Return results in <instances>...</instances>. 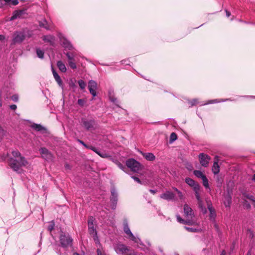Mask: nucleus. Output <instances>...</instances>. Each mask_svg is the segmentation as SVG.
Returning <instances> with one entry per match:
<instances>
[{
  "instance_id": "nucleus-11",
  "label": "nucleus",
  "mask_w": 255,
  "mask_h": 255,
  "mask_svg": "<svg viewBox=\"0 0 255 255\" xmlns=\"http://www.w3.org/2000/svg\"><path fill=\"white\" fill-rule=\"evenodd\" d=\"M31 128L34 129L35 131L39 132L40 133L44 135L49 134V131L47 129L40 124H33L31 125Z\"/></svg>"
},
{
  "instance_id": "nucleus-50",
  "label": "nucleus",
  "mask_w": 255,
  "mask_h": 255,
  "mask_svg": "<svg viewBox=\"0 0 255 255\" xmlns=\"http://www.w3.org/2000/svg\"><path fill=\"white\" fill-rule=\"evenodd\" d=\"M198 103L197 100L195 99L190 102L191 106L196 105Z\"/></svg>"
},
{
  "instance_id": "nucleus-13",
  "label": "nucleus",
  "mask_w": 255,
  "mask_h": 255,
  "mask_svg": "<svg viewBox=\"0 0 255 255\" xmlns=\"http://www.w3.org/2000/svg\"><path fill=\"white\" fill-rule=\"evenodd\" d=\"M97 87V83L94 80H90L88 82V89L90 94L95 97L96 96V90Z\"/></svg>"
},
{
  "instance_id": "nucleus-64",
  "label": "nucleus",
  "mask_w": 255,
  "mask_h": 255,
  "mask_svg": "<svg viewBox=\"0 0 255 255\" xmlns=\"http://www.w3.org/2000/svg\"><path fill=\"white\" fill-rule=\"evenodd\" d=\"M252 180L253 181H255V174L253 175V178H252Z\"/></svg>"
},
{
  "instance_id": "nucleus-27",
  "label": "nucleus",
  "mask_w": 255,
  "mask_h": 255,
  "mask_svg": "<svg viewBox=\"0 0 255 255\" xmlns=\"http://www.w3.org/2000/svg\"><path fill=\"white\" fill-rule=\"evenodd\" d=\"M124 232L128 236H129L132 232H131L128 225V222L127 220H125L124 221Z\"/></svg>"
},
{
  "instance_id": "nucleus-7",
  "label": "nucleus",
  "mask_w": 255,
  "mask_h": 255,
  "mask_svg": "<svg viewBox=\"0 0 255 255\" xmlns=\"http://www.w3.org/2000/svg\"><path fill=\"white\" fill-rule=\"evenodd\" d=\"M200 190V186L196 185V186L194 187V191L195 193L196 198L198 202L199 207L202 209V210L204 212V213H206L207 212V210L205 207H203V201L199 194Z\"/></svg>"
},
{
  "instance_id": "nucleus-5",
  "label": "nucleus",
  "mask_w": 255,
  "mask_h": 255,
  "mask_svg": "<svg viewBox=\"0 0 255 255\" xmlns=\"http://www.w3.org/2000/svg\"><path fill=\"white\" fill-rule=\"evenodd\" d=\"M84 147L90 149L97 153L101 157L103 158H107L110 157L109 153L105 151L100 149L95 146L94 144H82Z\"/></svg>"
},
{
  "instance_id": "nucleus-47",
  "label": "nucleus",
  "mask_w": 255,
  "mask_h": 255,
  "mask_svg": "<svg viewBox=\"0 0 255 255\" xmlns=\"http://www.w3.org/2000/svg\"><path fill=\"white\" fill-rule=\"evenodd\" d=\"M77 103L81 107H83L85 103V101L84 99H80L78 100Z\"/></svg>"
},
{
  "instance_id": "nucleus-10",
  "label": "nucleus",
  "mask_w": 255,
  "mask_h": 255,
  "mask_svg": "<svg viewBox=\"0 0 255 255\" xmlns=\"http://www.w3.org/2000/svg\"><path fill=\"white\" fill-rule=\"evenodd\" d=\"M41 157L47 161H52L53 158V155L45 148H41L39 149Z\"/></svg>"
},
{
  "instance_id": "nucleus-52",
  "label": "nucleus",
  "mask_w": 255,
  "mask_h": 255,
  "mask_svg": "<svg viewBox=\"0 0 255 255\" xmlns=\"http://www.w3.org/2000/svg\"><path fill=\"white\" fill-rule=\"evenodd\" d=\"M177 194L180 199L182 200L184 199V196L180 191L178 192Z\"/></svg>"
},
{
  "instance_id": "nucleus-54",
  "label": "nucleus",
  "mask_w": 255,
  "mask_h": 255,
  "mask_svg": "<svg viewBox=\"0 0 255 255\" xmlns=\"http://www.w3.org/2000/svg\"><path fill=\"white\" fill-rule=\"evenodd\" d=\"M124 255H137V253L136 252H135L133 251L132 252H131L129 254H125Z\"/></svg>"
},
{
  "instance_id": "nucleus-56",
  "label": "nucleus",
  "mask_w": 255,
  "mask_h": 255,
  "mask_svg": "<svg viewBox=\"0 0 255 255\" xmlns=\"http://www.w3.org/2000/svg\"><path fill=\"white\" fill-rule=\"evenodd\" d=\"M65 168L66 169H70V165L67 163L65 165Z\"/></svg>"
},
{
  "instance_id": "nucleus-31",
  "label": "nucleus",
  "mask_w": 255,
  "mask_h": 255,
  "mask_svg": "<svg viewBox=\"0 0 255 255\" xmlns=\"http://www.w3.org/2000/svg\"><path fill=\"white\" fill-rule=\"evenodd\" d=\"M112 161L115 163L119 168L122 169L123 171H125V169H126V166L122 164L119 161H118L117 159L112 158Z\"/></svg>"
},
{
  "instance_id": "nucleus-9",
  "label": "nucleus",
  "mask_w": 255,
  "mask_h": 255,
  "mask_svg": "<svg viewBox=\"0 0 255 255\" xmlns=\"http://www.w3.org/2000/svg\"><path fill=\"white\" fill-rule=\"evenodd\" d=\"M111 197L110 200L111 201V208L115 210L116 208L118 202V193L116 189L113 187L111 190Z\"/></svg>"
},
{
  "instance_id": "nucleus-58",
  "label": "nucleus",
  "mask_w": 255,
  "mask_h": 255,
  "mask_svg": "<svg viewBox=\"0 0 255 255\" xmlns=\"http://www.w3.org/2000/svg\"><path fill=\"white\" fill-rule=\"evenodd\" d=\"M220 255H226V253L225 250H223Z\"/></svg>"
},
{
  "instance_id": "nucleus-36",
  "label": "nucleus",
  "mask_w": 255,
  "mask_h": 255,
  "mask_svg": "<svg viewBox=\"0 0 255 255\" xmlns=\"http://www.w3.org/2000/svg\"><path fill=\"white\" fill-rule=\"evenodd\" d=\"M184 228L186 230L188 231V232H192V233H197V232H199V231H200V229H199L190 228V227H188L186 226H185Z\"/></svg>"
},
{
  "instance_id": "nucleus-42",
  "label": "nucleus",
  "mask_w": 255,
  "mask_h": 255,
  "mask_svg": "<svg viewBox=\"0 0 255 255\" xmlns=\"http://www.w3.org/2000/svg\"><path fill=\"white\" fill-rule=\"evenodd\" d=\"M128 238L131 240H132V241H133L135 243H138V240H139V238H136L133 235L132 233H131L129 236H128Z\"/></svg>"
},
{
  "instance_id": "nucleus-28",
  "label": "nucleus",
  "mask_w": 255,
  "mask_h": 255,
  "mask_svg": "<svg viewBox=\"0 0 255 255\" xmlns=\"http://www.w3.org/2000/svg\"><path fill=\"white\" fill-rule=\"evenodd\" d=\"M118 250L123 255L126 254V253L129 251L128 248L124 245H120L118 248Z\"/></svg>"
},
{
  "instance_id": "nucleus-35",
  "label": "nucleus",
  "mask_w": 255,
  "mask_h": 255,
  "mask_svg": "<svg viewBox=\"0 0 255 255\" xmlns=\"http://www.w3.org/2000/svg\"><path fill=\"white\" fill-rule=\"evenodd\" d=\"M177 139V135L175 132H172L170 135L169 141L172 143Z\"/></svg>"
},
{
  "instance_id": "nucleus-6",
  "label": "nucleus",
  "mask_w": 255,
  "mask_h": 255,
  "mask_svg": "<svg viewBox=\"0 0 255 255\" xmlns=\"http://www.w3.org/2000/svg\"><path fill=\"white\" fill-rule=\"evenodd\" d=\"M25 38V35L24 32L15 31L13 35L12 44L20 43L24 40Z\"/></svg>"
},
{
  "instance_id": "nucleus-18",
  "label": "nucleus",
  "mask_w": 255,
  "mask_h": 255,
  "mask_svg": "<svg viewBox=\"0 0 255 255\" xmlns=\"http://www.w3.org/2000/svg\"><path fill=\"white\" fill-rule=\"evenodd\" d=\"M95 219L93 217L90 216L88 220V227L89 233H94L96 231V229L94 228V222Z\"/></svg>"
},
{
  "instance_id": "nucleus-60",
  "label": "nucleus",
  "mask_w": 255,
  "mask_h": 255,
  "mask_svg": "<svg viewBox=\"0 0 255 255\" xmlns=\"http://www.w3.org/2000/svg\"><path fill=\"white\" fill-rule=\"evenodd\" d=\"M3 6L2 0H0V8H1Z\"/></svg>"
},
{
  "instance_id": "nucleus-17",
  "label": "nucleus",
  "mask_w": 255,
  "mask_h": 255,
  "mask_svg": "<svg viewBox=\"0 0 255 255\" xmlns=\"http://www.w3.org/2000/svg\"><path fill=\"white\" fill-rule=\"evenodd\" d=\"M184 213L185 216L189 218H192L193 216L192 208L186 204L184 205Z\"/></svg>"
},
{
  "instance_id": "nucleus-32",
  "label": "nucleus",
  "mask_w": 255,
  "mask_h": 255,
  "mask_svg": "<svg viewBox=\"0 0 255 255\" xmlns=\"http://www.w3.org/2000/svg\"><path fill=\"white\" fill-rule=\"evenodd\" d=\"M89 234L92 236L93 239L95 242V244L100 245V241L97 236V231H94V233H89Z\"/></svg>"
},
{
  "instance_id": "nucleus-26",
  "label": "nucleus",
  "mask_w": 255,
  "mask_h": 255,
  "mask_svg": "<svg viewBox=\"0 0 255 255\" xmlns=\"http://www.w3.org/2000/svg\"><path fill=\"white\" fill-rule=\"evenodd\" d=\"M142 155L148 161H153L155 159V156L152 153H143Z\"/></svg>"
},
{
  "instance_id": "nucleus-20",
  "label": "nucleus",
  "mask_w": 255,
  "mask_h": 255,
  "mask_svg": "<svg viewBox=\"0 0 255 255\" xmlns=\"http://www.w3.org/2000/svg\"><path fill=\"white\" fill-rule=\"evenodd\" d=\"M42 39L45 42H47L49 43L50 45L54 46L55 44V37L54 36L48 35H44L42 37Z\"/></svg>"
},
{
  "instance_id": "nucleus-23",
  "label": "nucleus",
  "mask_w": 255,
  "mask_h": 255,
  "mask_svg": "<svg viewBox=\"0 0 255 255\" xmlns=\"http://www.w3.org/2000/svg\"><path fill=\"white\" fill-rule=\"evenodd\" d=\"M52 73L54 76V78L56 81L57 82L58 84L60 87L63 88V83L60 77L58 75L57 73L54 70L53 68H52Z\"/></svg>"
},
{
  "instance_id": "nucleus-4",
  "label": "nucleus",
  "mask_w": 255,
  "mask_h": 255,
  "mask_svg": "<svg viewBox=\"0 0 255 255\" xmlns=\"http://www.w3.org/2000/svg\"><path fill=\"white\" fill-rule=\"evenodd\" d=\"M127 167L134 172H138L141 169L139 162L133 158L128 159L126 162Z\"/></svg>"
},
{
  "instance_id": "nucleus-15",
  "label": "nucleus",
  "mask_w": 255,
  "mask_h": 255,
  "mask_svg": "<svg viewBox=\"0 0 255 255\" xmlns=\"http://www.w3.org/2000/svg\"><path fill=\"white\" fill-rule=\"evenodd\" d=\"M208 209L210 212L209 218L210 220L214 222L216 217L215 210L213 207L212 204L208 202Z\"/></svg>"
},
{
  "instance_id": "nucleus-45",
  "label": "nucleus",
  "mask_w": 255,
  "mask_h": 255,
  "mask_svg": "<svg viewBox=\"0 0 255 255\" xmlns=\"http://www.w3.org/2000/svg\"><path fill=\"white\" fill-rule=\"evenodd\" d=\"M55 224L52 221L51 222L48 226L47 229L49 231L51 232L54 227Z\"/></svg>"
},
{
  "instance_id": "nucleus-49",
  "label": "nucleus",
  "mask_w": 255,
  "mask_h": 255,
  "mask_svg": "<svg viewBox=\"0 0 255 255\" xmlns=\"http://www.w3.org/2000/svg\"><path fill=\"white\" fill-rule=\"evenodd\" d=\"M11 99L13 101L16 102L18 100V96L17 95H14L11 96Z\"/></svg>"
},
{
  "instance_id": "nucleus-37",
  "label": "nucleus",
  "mask_w": 255,
  "mask_h": 255,
  "mask_svg": "<svg viewBox=\"0 0 255 255\" xmlns=\"http://www.w3.org/2000/svg\"><path fill=\"white\" fill-rule=\"evenodd\" d=\"M203 181V184L205 186L206 188H209V185L208 183V180L206 176H205L202 179Z\"/></svg>"
},
{
  "instance_id": "nucleus-57",
  "label": "nucleus",
  "mask_w": 255,
  "mask_h": 255,
  "mask_svg": "<svg viewBox=\"0 0 255 255\" xmlns=\"http://www.w3.org/2000/svg\"><path fill=\"white\" fill-rule=\"evenodd\" d=\"M5 39V36L3 35H0V41H2Z\"/></svg>"
},
{
  "instance_id": "nucleus-22",
  "label": "nucleus",
  "mask_w": 255,
  "mask_h": 255,
  "mask_svg": "<svg viewBox=\"0 0 255 255\" xmlns=\"http://www.w3.org/2000/svg\"><path fill=\"white\" fill-rule=\"evenodd\" d=\"M38 24L39 26L41 28H43L46 30H49L50 29V24L48 23L47 21L45 18L39 21Z\"/></svg>"
},
{
  "instance_id": "nucleus-14",
  "label": "nucleus",
  "mask_w": 255,
  "mask_h": 255,
  "mask_svg": "<svg viewBox=\"0 0 255 255\" xmlns=\"http://www.w3.org/2000/svg\"><path fill=\"white\" fill-rule=\"evenodd\" d=\"M25 13L24 9L16 10L12 13V15L9 18L10 21L14 20L18 18H20L22 15Z\"/></svg>"
},
{
  "instance_id": "nucleus-21",
  "label": "nucleus",
  "mask_w": 255,
  "mask_h": 255,
  "mask_svg": "<svg viewBox=\"0 0 255 255\" xmlns=\"http://www.w3.org/2000/svg\"><path fill=\"white\" fill-rule=\"evenodd\" d=\"M224 205L226 207H230L232 203V196L229 191H228V194L225 197Z\"/></svg>"
},
{
  "instance_id": "nucleus-3",
  "label": "nucleus",
  "mask_w": 255,
  "mask_h": 255,
  "mask_svg": "<svg viewBox=\"0 0 255 255\" xmlns=\"http://www.w3.org/2000/svg\"><path fill=\"white\" fill-rule=\"evenodd\" d=\"M81 125L86 130H93L97 127V124L93 119L88 120L82 118Z\"/></svg>"
},
{
  "instance_id": "nucleus-34",
  "label": "nucleus",
  "mask_w": 255,
  "mask_h": 255,
  "mask_svg": "<svg viewBox=\"0 0 255 255\" xmlns=\"http://www.w3.org/2000/svg\"><path fill=\"white\" fill-rule=\"evenodd\" d=\"M36 54L38 57L40 59H43L44 57V51L39 48H36Z\"/></svg>"
},
{
  "instance_id": "nucleus-39",
  "label": "nucleus",
  "mask_w": 255,
  "mask_h": 255,
  "mask_svg": "<svg viewBox=\"0 0 255 255\" xmlns=\"http://www.w3.org/2000/svg\"><path fill=\"white\" fill-rule=\"evenodd\" d=\"M78 83L79 84V86L80 88L82 90H83V89H85V88L86 87V83H85V82L83 80H78Z\"/></svg>"
},
{
  "instance_id": "nucleus-8",
  "label": "nucleus",
  "mask_w": 255,
  "mask_h": 255,
  "mask_svg": "<svg viewBox=\"0 0 255 255\" xmlns=\"http://www.w3.org/2000/svg\"><path fill=\"white\" fill-rule=\"evenodd\" d=\"M198 157L201 165L204 167H207L211 159L210 156L204 153H201L199 154Z\"/></svg>"
},
{
  "instance_id": "nucleus-61",
  "label": "nucleus",
  "mask_w": 255,
  "mask_h": 255,
  "mask_svg": "<svg viewBox=\"0 0 255 255\" xmlns=\"http://www.w3.org/2000/svg\"><path fill=\"white\" fill-rule=\"evenodd\" d=\"M217 100H214L211 101L209 103L212 104V103H217Z\"/></svg>"
},
{
  "instance_id": "nucleus-30",
  "label": "nucleus",
  "mask_w": 255,
  "mask_h": 255,
  "mask_svg": "<svg viewBox=\"0 0 255 255\" xmlns=\"http://www.w3.org/2000/svg\"><path fill=\"white\" fill-rule=\"evenodd\" d=\"M177 221L181 224H187V225H190L192 224V221L190 220H185L183 219L179 215H177Z\"/></svg>"
},
{
  "instance_id": "nucleus-46",
  "label": "nucleus",
  "mask_w": 255,
  "mask_h": 255,
  "mask_svg": "<svg viewBox=\"0 0 255 255\" xmlns=\"http://www.w3.org/2000/svg\"><path fill=\"white\" fill-rule=\"evenodd\" d=\"M68 64H69V66L70 67V68L73 69H75L77 68L76 65L75 63V61H70L68 62Z\"/></svg>"
},
{
  "instance_id": "nucleus-63",
  "label": "nucleus",
  "mask_w": 255,
  "mask_h": 255,
  "mask_svg": "<svg viewBox=\"0 0 255 255\" xmlns=\"http://www.w3.org/2000/svg\"><path fill=\"white\" fill-rule=\"evenodd\" d=\"M245 204H246V206H247V208H250L251 207V206H250V204H249V203H247L246 202V203H245Z\"/></svg>"
},
{
  "instance_id": "nucleus-25",
  "label": "nucleus",
  "mask_w": 255,
  "mask_h": 255,
  "mask_svg": "<svg viewBox=\"0 0 255 255\" xmlns=\"http://www.w3.org/2000/svg\"><path fill=\"white\" fill-rule=\"evenodd\" d=\"M66 55V57L68 58V62L69 61H75V57L76 56V54L75 52H66L64 53Z\"/></svg>"
},
{
  "instance_id": "nucleus-44",
  "label": "nucleus",
  "mask_w": 255,
  "mask_h": 255,
  "mask_svg": "<svg viewBox=\"0 0 255 255\" xmlns=\"http://www.w3.org/2000/svg\"><path fill=\"white\" fill-rule=\"evenodd\" d=\"M6 131L4 130L2 128L0 127V141L3 138V137L5 135Z\"/></svg>"
},
{
  "instance_id": "nucleus-1",
  "label": "nucleus",
  "mask_w": 255,
  "mask_h": 255,
  "mask_svg": "<svg viewBox=\"0 0 255 255\" xmlns=\"http://www.w3.org/2000/svg\"><path fill=\"white\" fill-rule=\"evenodd\" d=\"M7 158V163L10 168L18 174L23 172L22 168L26 166L28 162L18 150H13L10 153L3 154L0 156L1 161Z\"/></svg>"
},
{
  "instance_id": "nucleus-55",
  "label": "nucleus",
  "mask_w": 255,
  "mask_h": 255,
  "mask_svg": "<svg viewBox=\"0 0 255 255\" xmlns=\"http://www.w3.org/2000/svg\"><path fill=\"white\" fill-rule=\"evenodd\" d=\"M225 11L226 13L227 16L229 17L231 15V12L227 9L225 10Z\"/></svg>"
},
{
  "instance_id": "nucleus-38",
  "label": "nucleus",
  "mask_w": 255,
  "mask_h": 255,
  "mask_svg": "<svg viewBox=\"0 0 255 255\" xmlns=\"http://www.w3.org/2000/svg\"><path fill=\"white\" fill-rule=\"evenodd\" d=\"M6 3H10L13 5H16L18 4V0H3Z\"/></svg>"
},
{
  "instance_id": "nucleus-59",
  "label": "nucleus",
  "mask_w": 255,
  "mask_h": 255,
  "mask_svg": "<svg viewBox=\"0 0 255 255\" xmlns=\"http://www.w3.org/2000/svg\"><path fill=\"white\" fill-rule=\"evenodd\" d=\"M149 191H150V192H151V193H152V194H155V193H156V190H152V189H150V190H149Z\"/></svg>"
},
{
  "instance_id": "nucleus-53",
  "label": "nucleus",
  "mask_w": 255,
  "mask_h": 255,
  "mask_svg": "<svg viewBox=\"0 0 255 255\" xmlns=\"http://www.w3.org/2000/svg\"><path fill=\"white\" fill-rule=\"evenodd\" d=\"M10 109L12 110H15L17 108V106L16 105H11L10 106Z\"/></svg>"
},
{
  "instance_id": "nucleus-62",
  "label": "nucleus",
  "mask_w": 255,
  "mask_h": 255,
  "mask_svg": "<svg viewBox=\"0 0 255 255\" xmlns=\"http://www.w3.org/2000/svg\"><path fill=\"white\" fill-rule=\"evenodd\" d=\"M248 232L250 233V236H252L253 237V232L251 231V230H248Z\"/></svg>"
},
{
  "instance_id": "nucleus-19",
  "label": "nucleus",
  "mask_w": 255,
  "mask_h": 255,
  "mask_svg": "<svg viewBox=\"0 0 255 255\" xmlns=\"http://www.w3.org/2000/svg\"><path fill=\"white\" fill-rule=\"evenodd\" d=\"M61 45L65 49L72 50L74 48L71 42L65 38L61 39Z\"/></svg>"
},
{
  "instance_id": "nucleus-24",
  "label": "nucleus",
  "mask_w": 255,
  "mask_h": 255,
  "mask_svg": "<svg viewBox=\"0 0 255 255\" xmlns=\"http://www.w3.org/2000/svg\"><path fill=\"white\" fill-rule=\"evenodd\" d=\"M185 182L190 186L192 187L193 190H194V187H196V185L200 186L198 183H196L193 179L189 177L186 178Z\"/></svg>"
},
{
  "instance_id": "nucleus-41",
  "label": "nucleus",
  "mask_w": 255,
  "mask_h": 255,
  "mask_svg": "<svg viewBox=\"0 0 255 255\" xmlns=\"http://www.w3.org/2000/svg\"><path fill=\"white\" fill-rule=\"evenodd\" d=\"M69 87L74 90L76 88V85L75 84V82L72 80L70 79L69 81Z\"/></svg>"
},
{
  "instance_id": "nucleus-43",
  "label": "nucleus",
  "mask_w": 255,
  "mask_h": 255,
  "mask_svg": "<svg viewBox=\"0 0 255 255\" xmlns=\"http://www.w3.org/2000/svg\"><path fill=\"white\" fill-rule=\"evenodd\" d=\"M110 101L114 103L115 104V105H116L118 107H120V106H119V105L118 104L119 101H118V100L116 98L110 96Z\"/></svg>"
},
{
  "instance_id": "nucleus-40",
  "label": "nucleus",
  "mask_w": 255,
  "mask_h": 255,
  "mask_svg": "<svg viewBox=\"0 0 255 255\" xmlns=\"http://www.w3.org/2000/svg\"><path fill=\"white\" fill-rule=\"evenodd\" d=\"M244 196L253 202L255 201V197L251 194H245Z\"/></svg>"
},
{
  "instance_id": "nucleus-2",
  "label": "nucleus",
  "mask_w": 255,
  "mask_h": 255,
  "mask_svg": "<svg viewBox=\"0 0 255 255\" xmlns=\"http://www.w3.org/2000/svg\"><path fill=\"white\" fill-rule=\"evenodd\" d=\"M59 241L61 246L64 248L72 246L73 239L68 234L62 233L59 237Z\"/></svg>"
},
{
  "instance_id": "nucleus-51",
  "label": "nucleus",
  "mask_w": 255,
  "mask_h": 255,
  "mask_svg": "<svg viewBox=\"0 0 255 255\" xmlns=\"http://www.w3.org/2000/svg\"><path fill=\"white\" fill-rule=\"evenodd\" d=\"M97 255H106L105 253L104 252H102L100 249H97Z\"/></svg>"
},
{
  "instance_id": "nucleus-29",
  "label": "nucleus",
  "mask_w": 255,
  "mask_h": 255,
  "mask_svg": "<svg viewBox=\"0 0 255 255\" xmlns=\"http://www.w3.org/2000/svg\"><path fill=\"white\" fill-rule=\"evenodd\" d=\"M57 66L61 72L64 73L66 71V67L65 64L61 61H57Z\"/></svg>"
},
{
  "instance_id": "nucleus-16",
  "label": "nucleus",
  "mask_w": 255,
  "mask_h": 255,
  "mask_svg": "<svg viewBox=\"0 0 255 255\" xmlns=\"http://www.w3.org/2000/svg\"><path fill=\"white\" fill-rule=\"evenodd\" d=\"M219 159L218 156H216L214 159V164L212 167V171L214 174H217L220 172V166L218 164Z\"/></svg>"
},
{
  "instance_id": "nucleus-33",
  "label": "nucleus",
  "mask_w": 255,
  "mask_h": 255,
  "mask_svg": "<svg viewBox=\"0 0 255 255\" xmlns=\"http://www.w3.org/2000/svg\"><path fill=\"white\" fill-rule=\"evenodd\" d=\"M194 174L198 178L202 179L203 177L206 176L202 171L200 170H194Z\"/></svg>"
},
{
  "instance_id": "nucleus-12",
  "label": "nucleus",
  "mask_w": 255,
  "mask_h": 255,
  "mask_svg": "<svg viewBox=\"0 0 255 255\" xmlns=\"http://www.w3.org/2000/svg\"><path fill=\"white\" fill-rule=\"evenodd\" d=\"M160 197L168 201L176 200L175 194L170 191H166L160 195Z\"/></svg>"
},
{
  "instance_id": "nucleus-48",
  "label": "nucleus",
  "mask_w": 255,
  "mask_h": 255,
  "mask_svg": "<svg viewBox=\"0 0 255 255\" xmlns=\"http://www.w3.org/2000/svg\"><path fill=\"white\" fill-rule=\"evenodd\" d=\"M135 181L137 182L138 183L141 184L142 182L141 180L136 176H132L131 177Z\"/></svg>"
}]
</instances>
